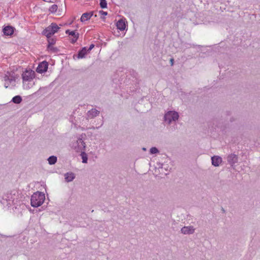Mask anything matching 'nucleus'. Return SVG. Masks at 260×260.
Wrapping results in <instances>:
<instances>
[{
	"label": "nucleus",
	"mask_w": 260,
	"mask_h": 260,
	"mask_svg": "<svg viewBox=\"0 0 260 260\" xmlns=\"http://www.w3.org/2000/svg\"><path fill=\"white\" fill-rule=\"evenodd\" d=\"M54 45H48L47 49L48 51L55 52L57 50V49L53 46Z\"/></svg>",
	"instance_id": "a878e982"
},
{
	"label": "nucleus",
	"mask_w": 260,
	"mask_h": 260,
	"mask_svg": "<svg viewBox=\"0 0 260 260\" xmlns=\"http://www.w3.org/2000/svg\"><path fill=\"white\" fill-rule=\"evenodd\" d=\"M237 161L238 157L236 154H231L228 156V161L231 165H234Z\"/></svg>",
	"instance_id": "f8f14e48"
},
{
	"label": "nucleus",
	"mask_w": 260,
	"mask_h": 260,
	"mask_svg": "<svg viewBox=\"0 0 260 260\" xmlns=\"http://www.w3.org/2000/svg\"><path fill=\"white\" fill-rule=\"evenodd\" d=\"M23 87L24 89H29L31 87L30 83L32 80V70L30 69H26L22 74Z\"/></svg>",
	"instance_id": "f03ea898"
},
{
	"label": "nucleus",
	"mask_w": 260,
	"mask_h": 260,
	"mask_svg": "<svg viewBox=\"0 0 260 260\" xmlns=\"http://www.w3.org/2000/svg\"><path fill=\"white\" fill-rule=\"evenodd\" d=\"M72 147L77 151H82L85 149L86 145L82 139L79 138L72 144Z\"/></svg>",
	"instance_id": "0eeeda50"
},
{
	"label": "nucleus",
	"mask_w": 260,
	"mask_h": 260,
	"mask_svg": "<svg viewBox=\"0 0 260 260\" xmlns=\"http://www.w3.org/2000/svg\"><path fill=\"white\" fill-rule=\"evenodd\" d=\"M16 78V76L14 72H7L3 77L5 87L8 88L10 85H13L15 84Z\"/></svg>",
	"instance_id": "7ed1b4c3"
},
{
	"label": "nucleus",
	"mask_w": 260,
	"mask_h": 260,
	"mask_svg": "<svg viewBox=\"0 0 260 260\" xmlns=\"http://www.w3.org/2000/svg\"><path fill=\"white\" fill-rule=\"evenodd\" d=\"M19 206L23 209H24V207H25L26 208H27L30 211V212H31V208L29 206H27L24 204H20Z\"/></svg>",
	"instance_id": "bb28decb"
},
{
	"label": "nucleus",
	"mask_w": 260,
	"mask_h": 260,
	"mask_svg": "<svg viewBox=\"0 0 260 260\" xmlns=\"http://www.w3.org/2000/svg\"><path fill=\"white\" fill-rule=\"evenodd\" d=\"M11 101L15 104H20L22 101V98L20 95H16L14 96Z\"/></svg>",
	"instance_id": "6ab92c4d"
},
{
	"label": "nucleus",
	"mask_w": 260,
	"mask_h": 260,
	"mask_svg": "<svg viewBox=\"0 0 260 260\" xmlns=\"http://www.w3.org/2000/svg\"><path fill=\"white\" fill-rule=\"evenodd\" d=\"M58 7L57 5L54 4L52 5L49 9V11L51 13H54L57 11Z\"/></svg>",
	"instance_id": "4be33fe9"
},
{
	"label": "nucleus",
	"mask_w": 260,
	"mask_h": 260,
	"mask_svg": "<svg viewBox=\"0 0 260 260\" xmlns=\"http://www.w3.org/2000/svg\"><path fill=\"white\" fill-rule=\"evenodd\" d=\"M173 58H171V60H170V61L171 62V65L172 66L173 64Z\"/></svg>",
	"instance_id": "7c9ffc66"
},
{
	"label": "nucleus",
	"mask_w": 260,
	"mask_h": 260,
	"mask_svg": "<svg viewBox=\"0 0 260 260\" xmlns=\"http://www.w3.org/2000/svg\"><path fill=\"white\" fill-rule=\"evenodd\" d=\"M81 124L83 125L84 126V127L83 128L84 129H87L88 128L87 125H86V123L85 122H84L83 121Z\"/></svg>",
	"instance_id": "c85d7f7f"
},
{
	"label": "nucleus",
	"mask_w": 260,
	"mask_h": 260,
	"mask_svg": "<svg viewBox=\"0 0 260 260\" xmlns=\"http://www.w3.org/2000/svg\"><path fill=\"white\" fill-rule=\"evenodd\" d=\"M212 164L215 167H218L222 162V158L219 156H213L211 157Z\"/></svg>",
	"instance_id": "9b49d317"
},
{
	"label": "nucleus",
	"mask_w": 260,
	"mask_h": 260,
	"mask_svg": "<svg viewBox=\"0 0 260 260\" xmlns=\"http://www.w3.org/2000/svg\"><path fill=\"white\" fill-rule=\"evenodd\" d=\"M66 33L73 37L72 40V43H74L78 40L79 34L78 33H76L75 31H70L68 29L66 31Z\"/></svg>",
	"instance_id": "ddd939ff"
},
{
	"label": "nucleus",
	"mask_w": 260,
	"mask_h": 260,
	"mask_svg": "<svg viewBox=\"0 0 260 260\" xmlns=\"http://www.w3.org/2000/svg\"><path fill=\"white\" fill-rule=\"evenodd\" d=\"M165 166H166V165L163 164V165H162L161 169L164 168L165 169H166V167H165Z\"/></svg>",
	"instance_id": "2f4dec72"
},
{
	"label": "nucleus",
	"mask_w": 260,
	"mask_h": 260,
	"mask_svg": "<svg viewBox=\"0 0 260 260\" xmlns=\"http://www.w3.org/2000/svg\"><path fill=\"white\" fill-rule=\"evenodd\" d=\"M59 29L60 27L56 23H52L43 30V34L47 38H50L58 32Z\"/></svg>",
	"instance_id": "20e7f679"
},
{
	"label": "nucleus",
	"mask_w": 260,
	"mask_h": 260,
	"mask_svg": "<svg viewBox=\"0 0 260 260\" xmlns=\"http://www.w3.org/2000/svg\"><path fill=\"white\" fill-rule=\"evenodd\" d=\"M3 31L5 35L10 36L13 34V27L10 26H7L4 27Z\"/></svg>",
	"instance_id": "2eb2a0df"
},
{
	"label": "nucleus",
	"mask_w": 260,
	"mask_h": 260,
	"mask_svg": "<svg viewBox=\"0 0 260 260\" xmlns=\"http://www.w3.org/2000/svg\"><path fill=\"white\" fill-rule=\"evenodd\" d=\"M48 163L50 165H54L57 161V157L55 156H51L48 158Z\"/></svg>",
	"instance_id": "aec40b11"
},
{
	"label": "nucleus",
	"mask_w": 260,
	"mask_h": 260,
	"mask_svg": "<svg viewBox=\"0 0 260 260\" xmlns=\"http://www.w3.org/2000/svg\"><path fill=\"white\" fill-rule=\"evenodd\" d=\"M30 204L31 206H32V195L30 197Z\"/></svg>",
	"instance_id": "c756f323"
},
{
	"label": "nucleus",
	"mask_w": 260,
	"mask_h": 260,
	"mask_svg": "<svg viewBox=\"0 0 260 260\" xmlns=\"http://www.w3.org/2000/svg\"><path fill=\"white\" fill-rule=\"evenodd\" d=\"M102 12L103 13V14H104L105 15L107 14V13L106 12L102 11Z\"/></svg>",
	"instance_id": "473e14b6"
},
{
	"label": "nucleus",
	"mask_w": 260,
	"mask_h": 260,
	"mask_svg": "<svg viewBox=\"0 0 260 260\" xmlns=\"http://www.w3.org/2000/svg\"><path fill=\"white\" fill-rule=\"evenodd\" d=\"M92 15V12L83 13L80 18V20L82 22H85L86 21L89 20Z\"/></svg>",
	"instance_id": "4468645a"
},
{
	"label": "nucleus",
	"mask_w": 260,
	"mask_h": 260,
	"mask_svg": "<svg viewBox=\"0 0 260 260\" xmlns=\"http://www.w3.org/2000/svg\"><path fill=\"white\" fill-rule=\"evenodd\" d=\"M194 228L192 226H186L183 227L181 232L182 234L185 235L192 234L194 232Z\"/></svg>",
	"instance_id": "9d476101"
},
{
	"label": "nucleus",
	"mask_w": 260,
	"mask_h": 260,
	"mask_svg": "<svg viewBox=\"0 0 260 260\" xmlns=\"http://www.w3.org/2000/svg\"><path fill=\"white\" fill-rule=\"evenodd\" d=\"M45 199V194L43 192L37 191L34 193V207L41 206L44 203Z\"/></svg>",
	"instance_id": "39448f33"
},
{
	"label": "nucleus",
	"mask_w": 260,
	"mask_h": 260,
	"mask_svg": "<svg viewBox=\"0 0 260 260\" xmlns=\"http://www.w3.org/2000/svg\"><path fill=\"white\" fill-rule=\"evenodd\" d=\"M100 113V111L95 109H92L88 111L87 113V118H85V121H86L88 119H92L97 116ZM84 119V118H83Z\"/></svg>",
	"instance_id": "1a4fd4ad"
},
{
	"label": "nucleus",
	"mask_w": 260,
	"mask_h": 260,
	"mask_svg": "<svg viewBox=\"0 0 260 260\" xmlns=\"http://www.w3.org/2000/svg\"><path fill=\"white\" fill-rule=\"evenodd\" d=\"M48 68V63L46 61L40 62L36 69V72L40 74H43L47 71Z\"/></svg>",
	"instance_id": "6e6552de"
},
{
	"label": "nucleus",
	"mask_w": 260,
	"mask_h": 260,
	"mask_svg": "<svg viewBox=\"0 0 260 260\" xmlns=\"http://www.w3.org/2000/svg\"><path fill=\"white\" fill-rule=\"evenodd\" d=\"M64 177L67 182H71L75 178V175L73 173H67Z\"/></svg>",
	"instance_id": "a211bd4d"
},
{
	"label": "nucleus",
	"mask_w": 260,
	"mask_h": 260,
	"mask_svg": "<svg viewBox=\"0 0 260 260\" xmlns=\"http://www.w3.org/2000/svg\"><path fill=\"white\" fill-rule=\"evenodd\" d=\"M158 152H159L158 150L157 149V148H156L155 147H152L150 149V153L151 154H156V153H158Z\"/></svg>",
	"instance_id": "393cba45"
},
{
	"label": "nucleus",
	"mask_w": 260,
	"mask_h": 260,
	"mask_svg": "<svg viewBox=\"0 0 260 260\" xmlns=\"http://www.w3.org/2000/svg\"><path fill=\"white\" fill-rule=\"evenodd\" d=\"M35 77H35V73L34 72V76H33V78H35Z\"/></svg>",
	"instance_id": "f704fd0d"
},
{
	"label": "nucleus",
	"mask_w": 260,
	"mask_h": 260,
	"mask_svg": "<svg viewBox=\"0 0 260 260\" xmlns=\"http://www.w3.org/2000/svg\"><path fill=\"white\" fill-rule=\"evenodd\" d=\"M142 149H143V150H144V151H146V148H144H144H142Z\"/></svg>",
	"instance_id": "72a5a7b5"
},
{
	"label": "nucleus",
	"mask_w": 260,
	"mask_h": 260,
	"mask_svg": "<svg viewBox=\"0 0 260 260\" xmlns=\"http://www.w3.org/2000/svg\"><path fill=\"white\" fill-rule=\"evenodd\" d=\"M81 156L82 159V162L87 163L88 158L86 153L85 152L82 151Z\"/></svg>",
	"instance_id": "412c9836"
},
{
	"label": "nucleus",
	"mask_w": 260,
	"mask_h": 260,
	"mask_svg": "<svg viewBox=\"0 0 260 260\" xmlns=\"http://www.w3.org/2000/svg\"><path fill=\"white\" fill-rule=\"evenodd\" d=\"M116 26L117 29L120 30H124L126 27L125 21L122 19H120L118 21L116 24Z\"/></svg>",
	"instance_id": "dca6fc26"
},
{
	"label": "nucleus",
	"mask_w": 260,
	"mask_h": 260,
	"mask_svg": "<svg viewBox=\"0 0 260 260\" xmlns=\"http://www.w3.org/2000/svg\"><path fill=\"white\" fill-rule=\"evenodd\" d=\"M178 118V113L177 112L173 111L168 112L165 115L164 117L165 122H167L168 124H170L174 121H177Z\"/></svg>",
	"instance_id": "423d86ee"
},
{
	"label": "nucleus",
	"mask_w": 260,
	"mask_h": 260,
	"mask_svg": "<svg viewBox=\"0 0 260 260\" xmlns=\"http://www.w3.org/2000/svg\"><path fill=\"white\" fill-rule=\"evenodd\" d=\"M100 7L102 9L106 8L107 7V2L106 0H100Z\"/></svg>",
	"instance_id": "b1692460"
},
{
	"label": "nucleus",
	"mask_w": 260,
	"mask_h": 260,
	"mask_svg": "<svg viewBox=\"0 0 260 260\" xmlns=\"http://www.w3.org/2000/svg\"><path fill=\"white\" fill-rule=\"evenodd\" d=\"M88 52V51H87L85 47L83 48L82 50L79 51L77 56V58L79 59L85 57V55L87 54Z\"/></svg>",
	"instance_id": "f3484780"
},
{
	"label": "nucleus",
	"mask_w": 260,
	"mask_h": 260,
	"mask_svg": "<svg viewBox=\"0 0 260 260\" xmlns=\"http://www.w3.org/2000/svg\"><path fill=\"white\" fill-rule=\"evenodd\" d=\"M94 45L93 44H91L89 47V48L87 49V51L89 52L92 48L94 47Z\"/></svg>",
	"instance_id": "cd10ccee"
},
{
	"label": "nucleus",
	"mask_w": 260,
	"mask_h": 260,
	"mask_svg": "<svg viewBox=\"0 0 260 260\" xmlns=\"http://www.w3.org/2000/svg\"><path fill=\"white\" fill-rule=\"evenodd\" d=\"M48 38V43L49 45H54L56 43V39L55 38Z\"/></svg>",
	"instance_id": "5701e85b"
},
{
	"label": "nucleus",
	"mask_w": 260,
	"mask_h": 260,
	"mask_svg": "<svg viewBox=\"0 0 260 260\" xmlns=\"http://www.w3.org/2000/svg\"><path fill=\"white\" fill-rule=\"evenodd\" d=\"M19 194L17 191L13 190L10 193H7L5 195L2 203L3 205H6L8 208H12L13 209H19L18 207V203Z\"/></svg>",
	"instance_id": "f257e3e1"
}]
</instances>
